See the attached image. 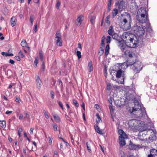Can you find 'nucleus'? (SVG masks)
Masks as SVG:
<instances>
[{
    "label": "nucleus",
    "instance_id": "obj_1",
    "mask_svg": "<svg viewBox=\"0 0 157 157\" xmlns=\"http://www.w3.org/2000/svg\"><path fill=\"white\" fill-rule=\"evenodd\" d=\"M131 110L132 113L135 115L140 119H143L147 116L145 109H142L141 105L139 104L138 101L136 100L135 101L134 105Z\"/></svg>",
    "mask_w": 157,
    "mask_h": 157
},
{
    "label": "nucleus",
    "instance_id": "obj_2",
    "mask_svg": "<svg viewBox=\"0 0 157 157\" xmlns=\"http://www.w3.org/2000/svg\"><path fill=\"white\" fill-rule=\"evenodd\" d=\"M127 64V66H131V69L135 74L139 73L143 67L141 63L139 61L131 63L128 62Z\"/></svg>",
    "mask_w": 157,
    "mask_h": 157
},
{
    "label": "nucleus",
    "instance_id": "obj_3",
    "mask_svg": "<svg viewBox=\"0 0 157 157\" xmlns=\"http://www.w3.org/2000/svg\"><path fill=\"white\" fill-rule=\"evenodd\" d=\"M126 16L127 18L128 19L129 21H128L127 18H125L121 22V27L124 30L130 29L131 28V16L129 13L127 14Z\"/></svg>",
    "mask_w": 157,
    "mask_h": 157
},
{
    "label": "nucleus",
    "instance_id": "obj_4",
    "mask_svg": "<svg viewBox=\"0 0 157 157\" xmlns=\"http://www.w3.org/2000/svg\"><path fill=\"white\" fill-rule=\"evenodd\" d=\"M133 37H136V36L132 34L125 32L123 33L122 36V40H123L124 41H125L126 44L129 43V42L132 39V38Z\"/></svg>",
    "mask_w": 157,
    "mask_h": 157
},
{
    "label": "nucleus",
    "instance_id": "obj_5",
    "mask_svg": "<svg viewBox=\"0 0 157 157\" xmlns=\"http://www.w3.org/2000/svg\"><path fill=\"white\" fill-rule=\"evenodd\" d=\"M136 34L139 37H141L144 34L145 30L143 28L136 25L134 28Z\"/></svg>",
    "mask_w": 157,
    "mask_h": 157
},
{
    "label": "nucleus",
    "instance_id": "obj_6",
    "mask_svg": "<svg viewBox=\"0 0 157 157\" xmlns=\"http://www.w3.org/2000/svg\"><path fill=\"white\" fill-rule=\"evenodd\" d=\"M137 20L142 23H145L148 21V15L136 16Z\"/></svg>",
    "mask_w": 157,
    "mask_h": 157
},
{
    "label": "nucleus",
    "instance_id": "obj_7",
    "mask_svg": "<svg viewBox=\"0 0 157 157\" xmlns=\"http://www.w3.org/2000/svg\"><path fill=\"white\" fill-rule=\"evenodd\" d=\"M140 121L132 119L130 120L128 122L129 127L132 129L135 128L138 125V123H140Z\"/></svg>",
    "mask_w": 157,
    "mask_h": 157
},
{
    "label": "nucleus",
    "instance_id": "obj_8",
    "mask_svg": "<svg viewBox=\"0 0 157 157\" xmlns=\"http://www.w3.org/2000/svg\"><path fill=\"white\" fill-rule=\"evenodd\" d=\"M139 43V41L137 40H135L134 37L132 38L129 42L126 44L129 48H134L135 47L137 44Z\"/></svg>",
    "mask_w": 157,
    "mask_h": 157
},
{
    "label": "nucleus",
    "instance_id": "obj_9",
    "mask_svg": "<svg viewBox=\"0 0 157 157\" xmlns=\"http://www.w3.org/2000/svg\"><path fill=\"white\" fill-rule=\"evenodd\" d=\"M140 15H148V14L146 10V8L141 7L138 10L136 16Z\"/></svg>",
    "mask_w": 157,
    "mask_h": 157
},
{
    "label": "nucleus",
    "instance_id": "obj_10",
    "mask_svg": "<svg viewBox=\"0 0 157 157\" xmlns=\"http://www.w3.org/2000/svg\"><path fill=\"white\" fill-rule=\"evenodd\" d=\"M148 132L149 133V134H150L149 137V140L152 142L155 140L156 139V137L155 132L151 129L148 130Z\"/></svg>",
    "mask_w": 157,
    "mask_h": 157
},
{
    "label": "nucleus",
    "instance_id": "obj_11",
    "mask_svg": "<svg viewBox=\"0 0 157 157\" xmlns=\"http://www.w3.org/2000/svg\"><path fill=\"white\" fill-rule=\"evenodd\" d=\"M150 127H147L145 129L142 128L140 130L139 133V135L140 136H142L143 137H144L147 135H149V133L148 132V131L149 129H151Z\"/></svg>",
    "mask_w": 157,
    "mask_h": 157
},
{
    "label": "nucleus",
    "instance_id": "obj_12",
    "mask_svg": "<svg viewBox=\"0 0 157 157\" xmlns=\"http://www.w3.org/2000/svg\"><path fill=\"white\" fill-rule=\"evenodd\" d=\"M119 46L120 47L121 50L124 52V54L127 53V52H128V46H127L125 43H122V42H121Z\"/></svg>",
    "mask_w": 157,
    "mask_h": 157
},
{
    "label": "nucleus",
    "instance_id": "obj_13",
    "mask_svg": "<svg viewBox=\"0 0 157 157\" xmlns=\"http://www.w3.org/2000/svg\"><path fill=\"white\" fill-rule=\"evenodd\" d=\"M147 157H157V149L153 148L150 150V154Z\"/></svg>",
    "mask_w": 157,
    "mask_h": 157
},
{
    "label": "nucleus",
    "instance_id": "obj_14",
    "mask_svg": "<svg viewBox=\"0 0 157 157\" xmlns=\"http://www.w3.org/2000/svg\"><path fill=\"white\" fill-rule=\"evenodd\" d=\"M119 4L118 9L121 11H122V9H124L125 8V3L124 1H122L120 3L118 2L115 3V5H117Z\"/></svg>",
    "mask_w": 157,
    "mask_h": 157
},
{
    "label": "nucleus",
    "instance_id": "obj_15",
    "mask_svg": "<svg viewBox=\"0 0 157 157\" xmlns=\"http://www.w3.org/2000/svg\"><path fill=\"white\" fill-rule=\"evenodd\" d=\"M86 147L89 152H91V148L94 147V144L92 142L90 141L86 143Z\"/></svg>",
    "mask_w": 157,
    "mask_h": 157
},
{
    "label": "nucleus",
    "instance_id": "obj_16",
    "mask_svg": "<svg viewBox=\"0 0 157 157\" xmlns=\"http://www.w3.org/2000/svg\"><path fill=\"white\" fill-rule=\"evenodd\" d=\"M112 37L113 39L117 41L120 43L122 42V37L118 36L117 33H114L112 36Z\"/></svg>",
    "mask_w": 157,
    "mask_h": 157
},
{
    "label": "nucleus",
    "instance_id": "obj_17",
    "mask_svg": "<svg viewBox=\"0 0 157 157\" xmlns=\"http://www.w3.org/2000/svg\"><path fill=\"white\" fill-rule=\"evenodd\" d=\"M123 72L121 70V69H120L119 70L117 71V73L116 74V77L117 78H120L121 77V75H122V78L123 79V82H124V76L122 74Z\"/></svg>",
    "mask_w": 157,
    "mask_h": 157
},
{
    "label": "nucleus",
    "instance_id": "obj_18",
    "mask_svg": "<svg viewBox=\"0 0 157 157\" xmlns=\"http://www.w3.org/2000/svg\"><path fill=\"white\" fill-rule=\"evenodd\" d=\"M83 19V16L82 15H81L79 16L77 18L76 21V24L77 25H80L82 23V22Z\"/></svg>",
    "mask_w": 157,
    "mask_h": 157
},
{
    "label": "nucleus",
    "instance_id": "obj_19",
    "mask_svg": "<svg viewBox=\"0 0 157 157\" xmlns=\"http://www.w3.org/2000/svg\"><path fill=\"white\" fill-rule=\"evenodd\" d=\"M36 85L38 89H40V88L42 85L41 81L39 76L37 77L36 79Z\"/></svg>",
    "mask_w": 157,
    "mask_h": 157
},
{
    "label": "nucleus",
    "instance_id": "obj_20",
    "mask_svg": "<svg viewBox=\"0 0 157 157\" xmlns=\"http://www.w3.org/2000/svg\"><path fill=\"white\" fill-rule=\"evenodd\" d=\"M56 44L58 46H61L62 45V41L61 38H56Z\"/></svg>",
    "mask_w": 157,
    "mask_h": 157
},
{
    "label": "nucleus",
    "instance_id": "obj_21",
    "mask_svg": "<svg viewBox=\"0 0 157 157\" xmlns=\"http://www.w3.org/2000/svg\"><path fill=\"white\" fill-rule=\"evenodd\" d=\"M10 22L11 25L13 27L16 24V19L14 17H13L11 19Z\"/></svg>",
    "mask_w": 157,
    "mask_h": 157
},
{
    "label": "nucleus",
    "instance_id": "obj_22",
    "mask_svg": "<svg viewBox=\"0 0 157 157\" xmlns=\"http://www.w3.org/2000/svg\"><path fill=\"white\" fill-rule=\"evenodd\" d=\"M114 103L117 106L119 107H121L123 106V105L121 103V102L119 100H116L114 101Z\"/></svg>",
    "mask_w": 157,
    "mask_h": 157
},
{
    "label": "nucleus",
    "instance_id": "obj_23",
    "mask_svg": "<svg viewBox=\"0 0 157 157\" xmlns=\"http://www.w3.org/2000/svg\"><path fill=\"white\" fill-rule=\"evenodd\" d=\"M138 147V146L130 142L129 144V148L130 149H136Z\"/></svg>",
    "mask_w": 157,
    "mask_h": 157
},
{
    "label": "nucleus",
    "instance_id": "obj_24",
    "mask_svg": "<svg viewBox=\"0 0 157 157\" xmlns=\"http://www.w3.org/2000/svg\"><path fill=\"white\" fill-rule=\"evenodd\" d=\"M118 10L117 9L115 8L114 9H113L112 12L113 18L114 17H115L118 14Z\"/></svg>",
    "mask_w": 157,
    "mask_h": 157
},
{
    "label": "nucleus",
    "instance_id": "obj_25",
    "mask_svg": "<svg viewBox=\"0 0 157 157\" xmlns=\"http://www.w3.org/2000/svg\"><path fill=\"white\" fill-rule=\"evenodd\" d=\"M119 143L121 146H123L125 145V141L124 139L119 138Z\"/></svg>",
    "mask_w": 157,
    "mask_h": 157
},
{
    "label": "nucleus",
    "instance_id": "obj_26",
    "mask_svg": "<svg viewBox=\"0 0 157 157\" xmlns=\"http://www.w3.org/2000/svg\"><path fill=\"white\" fill-rule=\"evenodd\" d=\"M94 128H95V129L96 131V132L100 134H103V133L102 132V131H100L99 129V128H98V126L97 125H94Z\"/></svg>",
    "mask_w": 157,
    "mask_h": 157
},
{
    "label": "nucleus",
    "instance_id": "obj_27",
    "mask_svg": "<svg viewBox=\"0 0 157 157\" xmlns=\"http://www.w3.org/2000/svg\"><path fill=\"white\" fill-rule=\"evenodd\" d=\"M56 37L55 38V40H56V38H61V35L60 31H57L56 34Z\"/></svg>",
    "mask_w": 157,
    "mask_h": 157
},
{
    "label": "nucleus",
    "instance_id": "obj_28",
    "mask_svg": "<svg viewBox=\"0 0 157 157\" xmlns=\"http://www.w3.org/2000/svg\"><path fill=\"white\" fill-rule=\"evenodd\" d=\"M109 47L108 44L106 45L105 50V54L107 56L109 53Z\"/></svg>",
    "mask_w": 157,
    "mask_h": 157
},
{
    "label": "nucleus",
    "instance_id": "obj_29",
    "mask_svg": "<svg viewBox=\"0 0 157 157\" xmlns=\"http://www.w3.org/2000/svg\"><path fill=\"white\" fill-rule=\"evenodd\" d=\"M0 126L2 128H5L6 126V122L4 121H0Z\"/></svg>",
    "mask_w": 157,
    "mask_h": 157
},
{
    "label": "nucleus",
    "instance_id": "obj_30",
    "mask_svg": "<svg viewBox=\"0 0 157 157\" xmlns=\"http://www.w3.org/2000/svg\"><path fill=\"white\" fill-rule=\"evenodd\" d=\"M127 136L125 133L124 132L122 134V135L120 136L119 138L121 139H126L127 138Z\"/></svg>",
    "mask_w": 157,
    "mask_h": 157
},
{
    "label": "nucleus",
    "instance_id": "obj_31",
    "mask_svg": "<svg viewBox=\"0 0 157 157\" xmlns=\"http://www.w3.org/2000/svg\"><path fill=\"white\" fill-rule=\"evenodd\" d=\"M110 17V16L109 15L107 16L105 18L106 23L107 24L108 26H109L110 24V21L109 20Z\"/></svg>",
    "mask_w": 157,
    "mask_h": 157
},
{
    "label": "nucleus",
    "instance_id": "obj_32",
    "mask_svg": "<svg viewBox=\"0 0 157 157\" xmlns=\"http://www.w3.org/2000/svg\"><path fill=\"white\" fill-rule=\"evenodd\" d=\"M53 117L55 120L57 122H60V118L59 117L56 115H53Z\"/></svg>",
    "mask_w": 157,
    "mask_h": 157
},
{
    "label": "nucleus",
    "instance_id": "obj_33",
    "mask_svg": "<svg viewBox=\"0 0 157 157\" xmlns=\"http://www.w3.org/2000/svg\"><path fill=\"white\" fill-rule=\"evenodd\" d=\"M88 68H89V72H91L92 71L93 67L91 62H89L88 65Z\"/></svg>",
    "mask_w": 157,
    "mask_h": 157
},
{
    "label": "nucleus",
    "instance_id": "obj_34",
    "mask_svg": "<svg viewBox=\"0 0 157 157\" xmlns=\"http://www.w3.org/2000/svg\"><path fill=\"white\" fill-rule=\"evenodd\" d=\"M21 45L23 47H26L27 46V43L25 40H23L21 43Z\"/></svg>",
    "mask_w": 157,
    "mask_h": 157
},
{
    "label": "nucleus",
    "instance_id": "obj_35",
    "mask_svg": "<svg viewBox=\"0 0 157 157\" xmlns=\"http://www.w3.org/2000/svg\"><path fill=\"white\" fill-rule=\"evenodd\" d=\"M96 116L97 117V119L96 120L97 124H98L100 121H101V118L100 117L98 113H97L96 115Z\"/></svg>",
    "mask_w": 157,
    "mask_h": 157
},
{
    "label": "nucleus",
    "instance_id": "obj_36",
    "mask_svg": "<svg viewBox=\"0 0 157 157\" xmlns=\"http://www.w3.org/2000/svg\"><path fill=\"white\" fill-rule=\"evenodd\" d=\"M104 53V49L103 47H101L100 48V50L99 52V54L100 56H101Z\"/></svg>",
    "mask_w": 157,
    "mask_h": 157
},
{
    "label": "nucleus",
    "instance_id": "obj_37",
    "mask_svg": "<svg viewBox=\"0 0 157 157\" xmlns=\"http://www.w3.org/2000/svg\"><path fill=\"white\" fill-rule=\"evenodd\" d=\"M44 113L45 115V117L47 119H48L49 118V113L48 111H46L45 110L44 111Z\"/></svg>",
    "mask_w": 157,
    "mask_h": 157
},
{
    "label": "nucleus",
    "instance_id": "obj_38",
    "mask_svg": "<svg viewBox=\"0 0 157 157\" xmlns=\"http://www.w3.org/2000/svg\"><path fill=\"white\" fill-rule=\"evenodd\" d=\"M128 52H127V53H125L124 54L126 56H128L129 57L132 58L133 55L132 53L129 50H128Z\"/></svg>",
    "mask_w": 157,
    "mask_h": 157
},
{
    "label": "nucleus",
    "instance_id": "obj_39",
    "mask_svg": "<svg viewBox=\"0 0 157 157\" xmlns=\"http://www.w3.org/2000/svg\"><path fill=\"white\" fill-rule=\"evenodd\" d=\"M111 37L109 36H108L107 37V38L106 39V42L107 44H109L110 42L111 41Z\"/></svg>",
    "mask_w": 157,
    "mask_h": 157
},
{
    "label": "nucleus",
    "instance_id": "obj_40",
    "mask_svg": "<svg viewBox=\"0 0 157 157\" xmlns=\"http://www.w3.org/2000/svg\"><path fill=\"white\" fill-rule=\"evenodd\" d=\"M95 18V17L94 16L91 17V18L90 19V21L92 24H94Z\"/></svg>",
    "mask_w": 157,
    "mask_h": 157
},
{
    "label": "nucleus",
    "instance_id": "obj_41",
    "mask_svg": "<svg viewBox=\"0 0 157 157\" xmlns=\"http://www.w3.org/2000/svg\"><path fill=\"white\" fill-rule=\"evenodd\" d=\"M73 102L74 105L76 107H77L78 106L79 104L77 100L75 99H74L73 100Z\"/></svg>",
    "mask_w": 157,
    "mask_h": 157
},
{
    "label": "nucleus",
    "instance_id": "obj_42",
    "mask_svg": "<svg viewBox=\"0 0 157 157\" xmlns=\"http://www.w3.org/2000/svg\"><path fill=\"white\" fill-rule=\"evenodd\" d=\"M33 21L34 19L33 18V16L32 15H31L30 17V21L31 23V26H32L33 25Z\"/></svg>",
    "mask_w": 157,
    "mask_h": 157
},
{
    "label": "nucleus",
    "instance_id": "obj_43",
    "mask_svg": "<svg viewBox=\"0 0 157 157\" xmlns=\"http://www.w3.org/2000/svg\"><path fill=\"white\" fill-rule=\"evenodd\" d=\"M145 28L148 31L150 32L151 30V26L149 24H148V25H147Z\"/></svg>",
    "mask_w": 157,
    "mask_h": 157
},
{
    "label": "nucleus",
    "instance_id": "obj_44",
    "mask_svg": "<svg viewBox=\"0 0 157 157\" xmlns=\"http://www.w3.org/2000/svg\"><path fill=\"white\" fill-rule=\"evenodd\" d=\"M77 55L78 56V59H79L81 57V53L78 51H77L76 52Z\"/></svg>",
    "mask_w": 157,
    "mask_h": 157
},
{
    "label": "nucleus",
    "instance_id": "obj_45",
    "mask_svg": "<svg viewBox=\"0 0 157 157\" xmlns=\"http://www.w3.org/2000/svg\"><path fill=\"white\" fill-rule=\"evenodd\" d=\"M114 31L113 30H108V34L112 36L114 33Z\"/></svg>",
    "mask_w": 157,
    "mask_h": 157
},
{
    "label": "nucleus",
    "instance_id": "obj_46",
    "mask_svg": "<svg viewBox=\"0 0 157 157\" xmlns=\"http://www.w3.org/2000/svg\"><path fill=\"white\" fill-rule=\"evenodd\" d=\"M120 154L121 155V157H126V155L124 154V152L121 151H120Z\"/></svg>",
    "mask_w": 157,
    "mask_h": 157
},
{
    "label": "nucleus",
    "instance_id": "obj_47",
    "mask_svg": "<svg viewBox=\"0 0 157 157\" xmlns=\"http://www.w3.org/2000/svg\"><path fill=\"white\" fill-rule=\"evenodd\" d=\"M22 130H23L22 128H19L18 132V135H19V137L21 136V133L22 132Z\"/></svg>",
    "mask_w": 157,
    "mask_h": 157
},
{
    "label": "nucleus",
    "instance_id": "obj_48",
    "mask_svg": "<svg viewBox=\"0 0 157 157\" xmlns=\"http://www.w3.org/2000/svg\"><path fill=\"white\" fill-rule=\"evenodd\" d=\"M57 127V125L56 124L54 123L53 124V127L55 131H57L58 130Z\"/></svg>",
    "mask_w": 157,
    "mask_h": 157
},
{
    "label": "nucleus",
    "instance_id": "obj_49",
    "mask_svg": "<svg viewBox=\"0 0 157 157\" xmlns=\"http://www.w3.org/2000/svg\"><path fill=\"white\" fill-rule=\"evenodd\" d=\"M60 4L61 2L59 1H58L57 2V3L56 4V7L57 9H58L59 8Z\"/></svg>",
    "mask_w": 157,
    "mask_h": 157
},
{
    "label": "nucleus",
    "instance_id": "obj_50",
    "mask_svg": "<svg viewBox=\"0 0 157 157\" xmlns=\"http://www.w3.org/2000/svg\"><path fill=\"white\" fill-rule=\"evenodd\" d=\"M25 117H24V119H25V118H26L27 119H28L29 118V115L27 112H25Z\"/></svg>",
    "mask_w": 157,
    "mask_h": 157
},
{
    "label": "nucleus",
    "instance_id": "obj_51",
    "mask_svg": "<svg viewBox=\"0 0 157 157\" xmlns=\"http://www.w3.org/2000/svg\"><path fill=\"white\" fill-rule=\"evenodd\" d=\"M38 60L37 59V58L36 57H35V61H34V64L36 66V67H37V64H38Z\"/></svg>",
    "mask_w": 157,
    "mask_h": 157
},
{
    "label": "nucleus",
    "instance_id": "obj_52",
    "mask_svg": "<svg viewBox=\"0 0 157 157\" xmlns=\"http://www.w3.org/2000/svg\"><path fill=\"white\" fill-rule=\"evenodd\" d=\"M15 101L19 103L21 101V99L19 97L17 96L16 97Z\"/></svg>",
    "mask_w": 157,
    "mask_h": 157
},
{
    "label": "nucleus",
    "instance_id": "obj_53",
    "mask_svg": "<svg viewBox=\"0 0 157 157\" xmlns=\"http://www.w3.org/2000/svg\"><path fill=\"white\" fill-rule=\"evenodd\" d=\"M111 84H110V83H108L107 85V90H110L111 89Z\"/></svg>",
    "mask_w": 157,
    "mask_h": 157
},
{
    "label": "nucleus",
    "instance_id": "obj_54",
    "mask_svg": "<svg viewBox=\"0 0 157 157\" xmlns=\"http://www.w3.org/2000/svg\"><path fill=\"white\" fill-rule=\"evenodd\" d=\"M15 119V117H13L11 118L9 120L8 122H9V125L10 124V123H11V122H12V121L13 120H14Z\"/></svg>",
    "mask_w": 157,
    "mask_h": 157
},
{
    "label": "nucleus",
    "instance_id": "obj_55",
    "mask_svg": "<svg viewBox=\"0 0 157 157\" xmlns=\"http://www.w3.org/2000/svg\"><path fill=\"white\" fill-rule=\"evenodd\" d=\"M124 132L121 129H119L118 130V133L120 136L122 135V134Z\"/></svg>",
    "mask_w": 157,
    "mask_h": 157
},
{
    "label": "nucleus",
    "instance_id": "obj_56",
    "mask_svg": "<svg viewBox=\"0 0 157 157\" xmlns=\"http://www.w3.org/2000/svg\"><path fill=\"white\" fill-rule=\"evenodd\" d=\"M39 56L40 58V59L42 61L43 60V55L41 52H39Z\"/></svg>",
    "mask_w": 157,
    "mask_h": 157
},
{
    "label": "nucleus",
    "instance_id": "obj_57",
    "mask_svg": "<svg viewBox=\"0 0 157 157\" xmlns=\"http://www.w3.org/2000/svg\"><path fill=\"white\" fill-rule=\"evenodd\" d=\"M51 98L52 99H53L55 97V94L54 93L53 91H51Z\"/></svg>",
    "mask_w": 157,
    "mask_h": 157
},
{
    "label": "nucleus",
    "instance_id": "obj_58",
    "mask_svg": "<svg viewBox=\"0 0 157 157\" xmlns=\"http://www.w3.org/2000/svg\"><path fill=\"white\" fill-rule=\"evenodd\" d=\"M19 54L21 58H23L24 57V55L23 54L22 52L21 51H20L19 52Z\"/></svg>",
    "mask_w": 157,
    "mask_h": 157
},
{
    "label": "nucleus",
    "instance_id": "obj_59",
    "mask_svg": "<svg viewBox=\"0 0 157 157\" xmlns=\"http://www.w3.org/2000/svg\"><path fill=\"white\" fill-rule=\"evenodd\" d=\"M58 104H59V106L62 109H63V105L62 104V103L60 101H59Z\"/></svg>",
    "mask_w": 157,
    "mask_h": 157
},
{
    "label": "nucleus",
    "instance_id": "obj_60",
    "mask_svg": "<svg viewBox=\"0 0 157 157\" xmlns=\"http://www.w3.org/2000/svg\"><path fill=\"white\" fill-rule=\"evenodd\" d=\"M37 24L36 23L35 25V28H34V31L35 33L37 31Z\"/></svg>",
    "mask_w": 157,
    "mask_h": 157
},
{
    "label": "nucleus",
    "instance_id": "obj_61",
    "mask_svg": "<svg viewBox=\"0 0 157 157\" xmlns=\"http://www.w3.org/2000/svg\"><path fill=\"white\" fill-rule=\"evenodd\" d=\"M2 55L3 56H8V53L7 52H2Z\"/></svg>",
    "mask_w": 157,
    "mask_h": 157
},
{
    "label": "nucleus",
    "instance_id": "obj_62",
    "mask_svg": "<svg viewBox=\"0 0 157 157\" xmlns=\"http://www.w3.org/2000/svg\"><path fill=\"white\" fill-rule=\"evenodd\" d=\"M15 59L16 60L18 61H20L21 60V59L20 57L18 56H16L15 57Z\"/></svg>",
    "mask_w": 157,
    "mask_h": 157
},
{
    "label": "nucleus",
    "instance_id": "obj_63",
    "mask_svg": "<svg viewBox=\"0 0 157 157\" xmlns=\"http://www.w3.org/2000/svg\"><path fill=\"white\" fill-rule=\"evenodd\" d=\"M23 115L21 114H20L19 117V119L20 120H22L23 119Z\"/></svg>",
    "mask_w": 157,
    "mask_h": 157
},
{
    "label": "nucleus",
    "instance_id": "obj_64",
    "mask_svg": "<svg viewBox=\"0 0 157 157\" xmlns=\"http://www.w3.org/2000/svg\"><path fill=\"white\" fill-rule=\"evenodd\" d=\"M9 63L13 65L14 64V61L13 60L10 59L9 60Z\"/></svg>",
    "mask_w": 157,
    "mask_h": 157
}]
</instances>
